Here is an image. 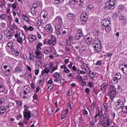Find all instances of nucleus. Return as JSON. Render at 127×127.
<instances>
[{"instance_id":"30","label":"nucleus","mask_w":127,"mask_h":127,"mask_svg":"<svg viewBox=\"0 0 127 127\" xmlns=\"http://www.w3.org/2000/svg\"><path fill=\"white\" fill-rule=\"evenodd\" d=\"M80 18H82L83 19H87L88 17H87V14L86 13L81 14Z\"/></svg>"},{"instance_id":"37","label":"nucleus","mask_w":127,"mask_h":127,"mask_svg":"<svg viewBox=\"0 0 127 127\" xmlns=\"http://www.w3.org/2000/svg\"><path fill=\"white\" fill-rule=\"evenodd\" d=\"M122 112L124 114L127 113V106H123V107H122Z\"/></svg>"},{"instance_id":"63","label":"nucleus","mask_w":127,"mask_h":127,"mask_svg":"<svg viewBox=\"0 0 127 127\" xmlns=\"http://www.w3.org/2000/svg\"><path fill=\"white\" fill-rule=\"evenodd\" d=\"M39 83H40V85H43L44 83V79L40 80Z\"/></svg>"},{"instance_id":"35","label":"nucleus","mask_w":127,"mask_h":127,"mask_svg":"<svg viewBox=\"0 0 127 127\" xmlns=\"http://www.w3.org/2000/svg\"><path fill=\"white\" fill-rule=\"evenodd\" d=\"M24 39H23V38L22 37H21V36H20L19 38H18L17 40V42H18L19 43H22V41L24 40V39H25V37H24Z\"/></svg>"},{"instance_id":"47","label":"nucleus","mask_w":127,"mask_h":127,"mask_svg":"<svg viewBox=\"0 0 127 127\" xmlns=\"http://www.w3.org/2000/svg\"><path fill=\"white\" fill-rule=\"evenodd\" d=\"M80 20L81 21L82 24H85L87 22V19L80 18Z\"/></svg>"},{"instance_id":"6","label":"nucleus","mask_w":127,"mask_h":127,"mask_svg":"<svg viewBox=\"0 0 127 127\" xmlns=\"http://www.w3.org/2000/svg\"><path fill=\"white\" fill-rule=\"evenodd\" d=\"M126 102V98H125V97H121L118 99L116 102V110H121V109H123V107H124V105Z\"/></svg>"},{"instance_id":"1","label":"nucleus","mask_w":127,"mask_h":127,"mask_svg":"<svg viewBox=\"0 0 127 127\" xmlns=\"http://www.w3.org/2000/svg\"><path fill=\"white\" fill-rule=\"evenodd\" d=\"M101 28L102 30H105L107 33L111 31V27L112 26V24L111 23V21L108 19H105L103 20L101 22Z\"/></svg>"},{"instance_id":"60","label":"nucleus","mask_w":127,"mask_h":127,"mask_svg":"<svg viewBox=\"0 0 127 127\" xmlns=\"http://www.w3.org/2000/svg\"><path fill=\"white\" fill-rule=\"evenodd\" d=\"M16 103L17 106H22V102H21L19 101H16Z\"/></svg>"},{"instance_id":"41","label":"nucleus","mask_w":127,"mask_h":127,"mask_svg":"<svg viewBox=\"0 0 127 127\" xmlns=\"http://www.w3.org/2000/svg\"><path fill=\"white\" fill-rule=\"evenodd\" d=\"M77 0H69V3L71 5H73L74 4H76Z\"/></svg>"},{"instance_id":"21","label":"nucleus","mask_w":127,"mask_h":127,"mask_svg":"<svg viewBox=\"0 0 127 127\" xmlns=\"http://www.w3.org/2000/svg\"><path fill=\"white\" fill-rule=\"evenodd\" d=\"M74 17L75 15H74L73 13H70L67 14V19L69 20H73Z\"/></svg>"},{"instance_id":"59","label":"nucleus","mask_w":127,"mask_h":127,"mask_svg":"<svg viewBox=\"0 0 127 127\" xmlns=\"http://www.w3.org/2000/svg\"><path fill=\"white\" fill-rule=\"evenodd\" d=\"M104 123V120H102V119H99V122L98 123L99 125H100V126H102L103 125Z\"/></svg>"},{"instance_id":"43","label":"nucleus","mask_w":127,"mask_h":127,"mask_svg":"<svg viewBox=\"0 0 127 127\" xmlns=\"http://www.w3.org/2000/svg\"><path fill=\"white\" fill-rule=\"evenodd\" d=\"M115 76L116 78H118L119 80H121L122 79V74H121L120 73H117Z\"/></svg>"},{"instance_id":"18","label":"nucleus","mask_w":127,"mask_h":127,"mask_svg":"<svg viewBox=\"0 0 127 127\" xmlns=\"http://www.w3.org/2000/svg\"><path fill=\"white\" fill-rule=\"evenodd\" d=\"M14 72L15 73H17V74L21 73V72H22V67L20 66L16 67L15 68Z\"/></svg>"},{"instance_id":"15","label":"nucleus","mask_w":127,"mask_h":127,"mask_svg":"<svg viewBox=\"0 0 127 127\" xmlns=\"http://www.w3.org/2000/svg\"><path fill=\"white\" fill-rule=\"evenodd\" d=\"M120 20H122L124 24H126L127 23V17L125 15V14H122L119 17Z\"/></svg>"},{"instance_id":"62","label":"nucleus","mask_w":127,"mask_h":127,"mask_svg":"<svg viewBox=\"0 0 127 127\" xmlns=\"http://www.w3.org/2000/svg\"><path fill=\"white\" fill-rule=\"evenodd\" d=\"M39 73V69H36L35 70V75L36 76H37L38 75V73Z\"/></svg>"},{"instance_id":"24","label":"nucleus","mask_w":127,"mask_h":127,"mask_svg":"<svg viewBox=\"0 0 127 127\" xmlns=\"http://www.w3.org/2000/svg\"><path fill=\"white\" fill-rule=\"evenodd\" d=\"M12 52H13V55H14L16 57L17 56H18V55H19V52L18 51H17V50L13 49H12Z\"/></svg>"},{"instance_id":"50","label":"nucleus","mask_w":127,"mask_h":127,"mask_svg":"<svg viewBox=\"0 0 127 127\" xmlns=\"http://www.w3.org/2000/svg\"><path fill=\"white\" fill-rule=\"evenodd\" d=\"M24 108L25 109L24 112H27V111H29L28 109H29V107H28L26 105H24Z\"/></svg>"},{"instance_id":"32","label":"nucleus","mask_w":127,"mask_h":127,"mask_svg":"<svg viewBox=\"0 0 127 127\" xmlns=\"http://www.w3.org/2000/svg\"><path fill=\"white\" fill-rule=\"evenodd\" d=\"M118 8H119V10H121V11L126 10V7L124 5H120L118 6Z\"/></svg>"},{"instance_id":"7","label":"nucleus","mask_w":127,"mask_h":127,"mask_svg":"<svg viewBox=\"0 0 127 127\" xmlns=\"http://www.w3.org/2000/svg\"><path fill=\"white\" fill-rule=\"evenodd\" d=\"M56 43H57L56 37L54 36H51V39H49L48 41V44H49V45H53L54 46L56 45Z\"/></svg>"},{"instance_id":"61","label":"nucleus","mask_w":127,"mask_h":127,"mask_svg":"<svg viewBox=\"0 0 127 127\" xmlns=\"http://www.w3.org/2000/svg\"><path fill=\"white\" fill-rule=\"evenodd\" d=\"M22 118V115L21 114H19L17 116L16 119L17 120H19Z\"/></svg>"},{"instance_id":"26","label":"nucleus","mask_w":127,"mask_h":127,"mask_svg":"<svg viewBox=\"0 0 127 127\" xmlns=\"http://www.w3.org/2000/svg\"><path fill=\"white\" fill-rule=\"evenodd\" d=\"M82 37H83V34H76L75 39L76 40H79V39H81V38H82Z\"/></svg>"},{"instance_id":"27","label":"nucleus","mask_w":127,"mask_h":127,"mask_svg":"<svg viewBox=\"0 0 127 127\" xmlns=\"http://www.w3.org/2000/svg\"><path fill=\"white\" fill-rule=\"evenodd\" d=\"M109 117H110V114L108 113V112L107 111L105 112L103 114V118L105 120H107V119L109 118Z\"/></svg>"},{"instance_id":"58","label":"nucleus","mask_w":127,"mask_h":127,"mask_svg":"<svg viewBox=\"0 0 127 127\" xmlns=\"http://www.w3.org/2000/svg\"><path fill=\"white\" fill-rule=\"evenodd\" d=\"M61 31H62V35H65V34H66V32H68V30H61Z\"/></svg>"},{"instance_id":"36","label":"nucleus","mask_w":127,"mask_h":127,"mask_svg":"<svg viewBox=\"0 0 127 127\" xmlns=\"http://www.w3.org/2000/svg\"><path fill=\"white\" fill-rule=\"evenodd\" d=\"M11 69H8L7 70H5L4 74L6 76H8L10 74Z\"/></svg>"},{"instance_id":"20","label":"nucleus","mask_w":127,"mask_h":127,"mask_svg":"<svg viewBox=\"0 0 127 127\" xmlns=\"http://www.w3.org/2000/svg\"><path fill=\"white\" fill-rule=\"evenodd\" d=\"M122 66V71H123V73L127 75V64H123Z\"/></svg>"},{"instance_id":"29","label":"nucleus","mask_w":127,"mask_h":127,"mask_svg":"<svg viewBox=\"0 0 127 127\" xmlns=\"http://www.w3.org/2000/svg\"><path fill=\"white\" fill-rule=\"evenodd\" d=\"M7 46L9 47V48H10V49H13V43L12 42H9L7 43Z\"/></svg>"},{"instance_id":"44","label":"nucleus","mask_w":127,"mask_h":127,"mask_svg":"<svg viewBox=\"0 0 127 127\" xmlns=\"http://www.w3.org/2000/svg\"><path fill=\"white\" fill-rule=\"evenodd\" d=\"M106 122L107 126H111V119H110V118L106 119Z\"/></svg>"},{"instance_id":"2","label":"nucleus","mask_w":127,"mask_h":127,"mask_svg":"<svg viewBox=\"0 0 127 127\" xmlns=\"http://www.w3.org/2000/svg\"><path fill=\"white\" fill-rule=\"evenodd\" d=\"M93 47L94 48V52H100L102 51V45H101V40L96 38L94 39L92 44Z\"/></svg>"},{"instance_id":"17","label":"nucleus","mask_w":127,"mask_h":127,"mask_svg":"<svg viewBox=\"0 0 127 127\" xmlns=\"http://www.w3.org/2000/svg\"><path fill=\"white\" fill-rule=\"evenodd\" d=\"M36 66L37 68L42 67V61H41V60L36 61Z\"/></svg>"},{"instance_id":"16","label":"nucleus","mask_w":127,"mask_h":127,"mask_svg":"<svg viewBox=\"0 0 127 127\" xmlns=\"http://www.w3.org/2000/svg\"><path fill=\"white\" fill-rule=\"evenodd\" d=\"M7 107L6 106H1L0 107V114L2 115H4V114L6 112V108Z\"/></svg>"},{"instance_id":"31","label":"nucleus","mask_w":127,"mask_h":127,"mask_svg":"<svg viewBox=\"0 0 127 127\" xmlns=\"http://www.w3.org/2000/svg\"><path fill=\"white\" fill-rule=\"evenodd\" d=\"M42 14H43V17L44 18H47V15H48V13L46 11H42Z\"/></svg>"},{"instance_id":"48","label":"nucleus","mask_w":127,"mask_h":127,"mask_svg":"<svg viewBox=\"0 0 127 127\" xmlns=\"http://www.w3.org/2000/svg\"><path fill=\"white\" fill-rule=\"evenodd\" d=\"M60 83L61 85H64V83H65V79H64V78H61Z\"/></svg>"},{"instance_id":"42","label":"nucleus","mask_w":127,"mask_h":127,"mask_svg":"<svg viewBox=\"0 0 127 127\" xmlns=\"http://www.w3.org/2000/svg\"><path fill=\"white\" fill-rule=\"evenodd\" d=\"M64 0H55L54 3L55 4H57V3H60L61 2H63Z\"/></svg>"},{"instance_id":"12","label":"nucleus","mask_w":127,"mask_h":127,"mask_svg":"<svg viewBox=\"0 0 127 127\" xmlns=\"http://www.w3.org/2000/svg\"><path fill=\"white\" fill-rule=\"evenodd\" d=\"M61 74H59L58 72H55L53 74V76L55 78L54 79V82L58 83L59 82V78Z\"/></svg>"},{"instance_id":"11","label":"nucleus","mask_w":127,"mask_h":127,"mask_svg":"<svg viewBox=\"0 0 127 127\" xmlns=\"http://www.w3.org/2000/svg\"><path fill=\"white\" fill-rule=\"evenodd\" d=\"M45 29L47 32H49L50 33H52L53 32V27H52V26L50 23L46 25Z\"/></svg>"},{"instance_id":"55","label":"nucleus","mask_w":127,"mask_h":127,"mask_svg":"<svg viewBox=\"0 0 127 127\" xmlns=\"http://www.w3.org/2000/svg\"><path fill=\"white\" fill-rule=\"evenodd\" d=\"M101 116V111H99L96 115L94 116V119L96 120L97 117H100Z\"/></svg>"},{"instance_id":"49","label":"nucleus","mask_w":127,"mask_h":127,"mask_svg":"<svg viewBox=\"0 0 127 127\" xmlns=\"http://www.w3.org/2000/svg\"><path fill=\"white\" fill-rule=\"evenodd\" d=\"M5 90L4 87L1 85H0V92H4Z\"/></svg>"},{"instance_id":"40","label":"nucleus","mask_w":127,"mask_h":127,"mask_svg":"<svg viewBox=\"0 0 127 127\" xmlns=\"http://www.w3.org/2000/svg\"><path fill=\"white\" fill-rule=\"evenodd\" d=\"M15 38H18V37H20V32L17 31L15 34Z\"/></svg>"},{"instance_id":"4","label":"nucleus","mask_w":127,"mask_h":127,"mask_svg":"<svg viewBox=\"0 0 127 127\" xmlns=\"http://www.w3.org/2000/svg\"><path fill=\"white\" fill-rule=\"evenodd\" d=\"M117 0H108L104 6L105 9H114L117 4Z\"/></svg>"},{"instance_id":"64","label":"nucleus","mask_w":127,"mask_h":127,"mask_svg":"<svg viewBox=\"0 0 127 127\" xmlns=\"http://www.w3.org/2000/svg\"><path fill=\"white\" fill-rule=\"evenodd\" d=\"M56 34H57V35H61V34H62L61 30H57Z\"/></svg>"},{"instance_id":"39","label":"nucleus","mask_w":127,"mask_h":127,"mask_svg":"<svg viewBox=\"0 0 127 127\" xmlns=\"http://www.w3.org/2000/svg\"><path fill=\"white\" fill-rule=\"evenodd\" d=\"M76 3H77L79 6H83V1H82L81 0H76Z\"/></svg>"},{"instance_id":"56","label":"nucleus","mask_w":127,"mask_h":127,"mask_svg":"<svg viewBox=\"0 0 127 127\" xmlns=\"http://www.w3.org/2000/svg\"><path fill=\"white\" fill-rule=\"evenodd\" d=\"M67 114L64 113L63 115L62 116L61 120H64V119H66L67 118Z\"/></svg>"},{"instance_id":"5","label":"nucleus","mask_w":127,"mask_h":127,"mask_svg":"<svg viewBox=\"0 0 127 127\" xmlns=\"http://www.w3.org/2000/svg\"><path fill=\"white\" fill-rule=\"evenodd\" d=\"M43 44L42 43H39L36 45V50L35 51V53L36 54V58L38 59H41L42 58V53L41 52V47Z\"/></svg>"},{"instance_id":"53","label":"nucleus","mask_w":127,"mask_h":127,"mask_svg":"<svg viewBox=\"0 0 127 127\" xmlns=\"http://www.w3.org/2000/svg\"><path fill=\"white\" fill-rule=\"evenodd\" d=\"M0 18H1V19H3V20H4V19H5V14H2L0 15Z\"/></svg>"},{"instance_id":"25","label":"nucleus","mask_w":127,"mask_h":127,"mask_svg":"<svg viewBox=\"0 0 127 127\" xmlns=\"http://www.w3.org/2000/svg\"><path fill=\"white\" fill-rule=\"evenodd\" d=\"M123 92V88H122V86L121 85H118V88L116 89V93H122Z\"/></svg>"},{"instance_id":"19","label":"nucleus","mask_w":127,"mask_h":127,"mask_svg":"<svg viewBox=\"0 0 127 127\" xmlns=\"http://www.w3.org/2000/svg\"><path fill=\"white\" fill-rule=\"evenodd\" d=\"M17 25H16L15 24L13 23V24H11V27H10V31L12 32V31H14L13 30V29L14 30H17Z\"/></svg>"},{"instance_id":"34","label":"nucleus","mask_w":127,"mask_h":127,"mask_svg":"<svg viewBox=\"0 0 127 127\" xmlns=\"http://www.w3.org/2000/svg\"><path fill=\"white\" fill-rule=\"evenodd\" d=\"M40 6V2H36L33 4V7L36 8L37 7H38V6Z\"/></svg>"},{"instance_id":"3","label":"nucleus","mask_w":127,"mask_h":127,"mask_svg":"<svg viewBox=\"0 0 127 127\" xmlns=\"http://www.w3.org/2000/svg\"><path fill=\"white\" fill-rule=\"evenodd\" d=\"M53 23L55 25V28L56 30H60L61 29V27L63 24V21H62V18L60 17H57L53 21Z\"/></svg>"},{"instance_id":"52","label":"nucleus","mask_w":127,"mask_h":127,"mask_svg":"<svg viewBox=\"0 0 127 127\" xmlns=\"http://www.w3.org/2000/svg\"><path fill=\"white\" fill-rule=\"evenodd\" d=\"M64 73H69L70 72V70H69V69H68V68H67V67H65L64 70Z\"/></svg>"},{"instance_id":"9","label":"nucleus","mask_w":127,"mask_h":127,"mask_svg":"<svg viewBox=\"0 0 127 127\" xmlns=\"http://www.w3.org/2000/svg\"><path fill=\"white\" fill-rule=\"evenodd\" d=\"M49 68L50 69V73H54L57 69H58V64H57L56 65H54L53 63H51L50 64Z\"/></svg>"},{"instance_id":"14","label":"nucleus","mask_w":127,"mask_h":127,"mask_svg":"<svg viewBox=\"0 0 127 127\" xmlns=\"http://www.w3.org/2000/svg\"><path fill=\"white\" fill-rule=\"evenodd\" d=\"M28 40L29 42H30L31 43H32V42L36 40V36L33 35H29L28 36Z\"/></svg>"},{"instance_id":"10","label":"nucleus","mask_w":127,"mask_h":127,"mask_svg":"<svg viewBox=\"0 0 127 127\" xmlns=\"http://www.w3.org/2000/svg\"><path fill=\"white\" fill-rule=\"evenodd\" d=\"M24 119L26 121H28L30 118H31V113L30 111H24L23 113Z\"/></svg>"},{"instance_id":"22","label":"nucleus","mask_w":127,"mask_h":127,"mask_svg":"<svg viewBox=\"0 0 127 127\" xmlns=\"http://www.w3.org/2000/svg\"><path fill=\"white\" fill-rule=\"evenodd\" d=\"M107 87H108V83H103L101 86L102 91H105L107 89Z\"/></svg>"},{"instance_id":"45","label":"nucleus","mask_w":127,"mask_h":127,"mask_svg":"<svg viewBox=\"0 0 127 127\" xmlns=\"http://www.w3.org/2000/svg\"><path fill=\"white\" fill-rule=\"evenodd\" d=\"M31 13H32V14H35V13H36V10H35V8L33 7L31 9Z\"/></svg>"},{"instance_id":"51","label":"nucleus","mask_w":127,"mask_h":127,"mask_svg":"<svg viewBox=\"0 0 127 127\" xmlns=\"http://www.w3.org/2000/svg\"><path fill=\"white\" fill-rule=\"evenodd\" d=\"M44 71H45V72H46V74H48V73H49V72H50V69H49V68H48V67H46L44 69Z\"/></svg>"},{"instance_id":"33","label":"nucleus","mask_w":127,"mask_h":127,"mask_svg":"<svg viewBox=\"0 0 127 127\" xmlns=\"http://www.w3.org/2000/svg\"><path fill=\"white\" fill-rule=\"evenodd\" d=\"M22 18H23V19H24V20H25L27 22H29V19L28 18V17H27L26 15H25L24 14H23L22 15Z\"/></svg>"},{"instance_id":"13","label":"nucleus","mask_w":127,"mask_h":127,"mask_svg":"<svg viewBox=\"0 0 127 127\" xmlns=\"http://www.w3.org/2000/svg\"><path fill=\"white\" fill-rule=\"evenodd\" d=\"M13 33H14V31H12L11 32L10 30H9L6 35V38L9 40L11 39V38H12V36H13Z\"/></svg>"},{"instance_id":"23","label":"nucleus","mask_w":127,"mask_h":127,"mask_svg":"<svg viewBox=\"0 0 127 127\" xmlns=\"http://www.w3.org/2000/svg\"><path fill=\"white\" fill-rule=\"evenodd\" d=\"M30 92V88L27 87H25V89H24L23 91V95H27L28 93Z\"/></svg>"},{"instance_id":"57","label":"nucleus","mask_w":127,"mask_h":127,"mask_svg":"<svg viewBox=\"0 0 127 127\" xmlns=\"http://www.w3.org/2000/svg\"><path fill=\"white\" fill-rule=\"evenodd\" d=\"M12 7L13 9H15L16 7H17V5L16 4V3H14L12 4Z\"/></svg>"},{"instance_id":"54","label":"nucleus","mask_w":127,"mask_h":127,"mask_svg":"<svg viewBox=\"0 0 127 127\" xmlns=\"http://www.w3.org/2000/svg\"><path fill=\"white\" fill-rule=\"evenodd\" d=\"M77 79L79 80V81H83V77L80 76V75H77Z\"/></svg>"},{"instance_id":"38","label":"nucleus","mask_w":127,"mask_h":127,"mask_svg":"<svg viewBox=\"0 0 127 127\" xmlns=\"http://www.w3.org/2000/svg\"><path fill=\"white\" fill-rule=\"evenodd\" d=\"M119 80L120 79L118 78L115 76L114 77H113V79L112 80V81H113L114 82H115V84H117V83L119 82Z\"/></svg>"},{"instance_id":"8","label":"nucleus","mask_w":127,"mask_h":127,"mask_svg":"<svg viewBox=\"0 0 127 127\" xmlns=\"http://www.w3.org/2000/svg\"><path fill=\"white\" fill-rule=\"evenodd\" d=\"M117 93V89L115 87V86L112 85L110 87V92H109V94L111 97L112 98H115L116 97V93Z\"/></svg>"},{"instance_id":"28","label":"nucleus","mask_w":127,"mask_h":127,"mask_svg":"<svg viewBox=\"0 0 127 127\" xmlns=\"http://www.w3.org/2000/svg\"><path fill=\"white\" fill-rule=\"evenodd\" d=\"M85 42L87 44H91L92 42V37H88L86 38Z\"/></svg>"},{"instance_id":"46","label":"nucleus","mask_w":127,"mask_h":127,"mask_svg":"<svg viewBox=\"0 0 127 127\" xmlns=\"http://www.w3.org/2000/svg\"><path fill=\"white\" fill-rule=\"evenodd\" d=\"M54 88V84H51L49 85L47 88V90H49V91H50V90H52Z\"/></svg>"}]
</instances>
